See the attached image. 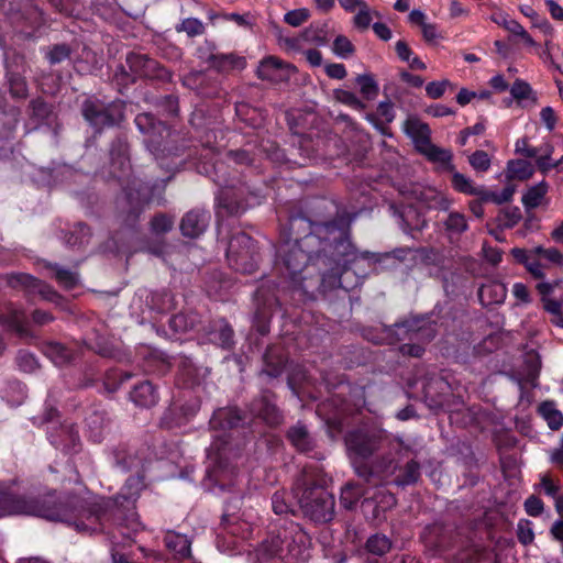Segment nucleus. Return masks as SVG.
I'll return each mask as SVG.
<instances>
[{
  "label": "nucleus",
  "mask_w": 563,
  "mask_h": 563,
  "mask_svg": "<svg viewBox=\"0 0 563 563\" xmlns=\"http://www.w3.org/2000/svg\"><path fill=\"white\" fill-rule=\"evenodd\" d=\"M377 254L358 253L349 238V224L336 222L314 227L302 239H288L277 251L276 268L283 288L308 292L312 272H320L319 287L327 291L342 288L349 291L366 275L364 267L375 266Z\"/></svg>",
  "instance_id": "nucleus-1"
},
{
  "label": "nucleus",
  "mask_w": 563,
  "mask_h": 563,
  "mask_svg": "<svg viewBox=\"0 0 563 563\" xmlns=\"http://www.w3.org/2000/svg\"><path fill=\"white\" fill-rule=\"evenodd\" d=\"M34 516L52 521H63L73 525L79 532H96L100 529L101 518L106 510L98 506L95 510H85L78 518H74L69 509L57 503L54 495L45 496H13L0 495V517L5 516Z\"/></svg>",
  "instance_id": "nucleus-2"
},
{
  "label": "nucleus",
  "mask_w": 563,
  "mask_h": 563,
  "mask_svg": "<svg viewBox=\"0 0 563 563\" xmlns=\"http://www.w3.org/2000/svg\"><path fill=\"white\" fill-rule=\"evenodd\" d=\"M243 418L236 408H220L214 411L210 426L213 430L212 443L207 450V457L212 465L209 476L221 487L227 485L234 470L229 463L231 448H229L230 432L236 429Z\"/></svg>",
  "instance_id": "nucleus-3"
},
{
  "label": "nucleus",
  "mask_w": 563,
  "mask_h": 563,
  "mask_svg": "<svg viewBox=\"0 0 563 563\" xmlns=\"http://www.w3.org/2000/svg\"><path fill=\"white\" fill-rule=\"evenodd\" d=\"M111 174L120 181H125L124 195L126 203L135 212L143 203L154 200V195L147 185H141L136 179H130V162L128 157V144L119 140L111 148Z\"/></svg>",
  "instance_id": "nucleus-4"
},
{
  "label": "nucleus",
  "mask_w": 563,
  "mask_h": 563,
  "mask_svg": "<svg viewBox=\"0 0 563 563\" xmlns=\"http://www.w3.org/2000/svg\"><path fill=\"white\" fill-rule=\"evenodd\" d=\"M303 514L318 522H328L334 514V499L321 486H309L305 476L292 490Z\"/></svg>",
  "instance_id": "nucleus-5"
},
{
  "label": "nucleus",
  "mask_w": 563,
  "mask_h": 563,
  "mask_svg": "<svg viewBox=\"0 0 563 563\" xmlns=\"http://www.w3.org/2000/svg\"><path fill=\"white\" fill-rule=\"evenodd\" d=\"M404 131L412 140L416 148L429 161L443 168H451L452 153L431 143L430 129L426 123L410 117L404 123Z\"/></svg>",
  "instance_id": "nucleus-6"
},
{
  "label": "nucleus",
  "mask_w": 563,
  "mask_h": 563,
  "mask_svg": "<svg viewBox=\"0 0 563 563\" xmlns=\"http://www.w3.org/2000/svg\"><path fill=\"white\" fill-rule=\"evenodd\" d=\"M227 258L236 272L251 274L257 266V252L254 241L245 233L235 234L229 242Z\"/></svg>",
  "instance_id": "nucleus-7"
},
{
  "label": "nucleus",
  "mask_w": 563,
  "mask_h": 563,
  "mask_svg": "<svg viewBox=\"0 0 563 563\" xmlns=\"http://www.w3.org/2000/svg\"><path fill=\"white\" fill-rule=\"evenodd\" d=\"M143 487V478L141 476H132L125 482L120 493L111 501L115 507L114 516L118 519L128 521L134 531L141 526L137 520V515L134 511V505Z\"/></svg>",
  "instance_id": "nucleus-8"
},
{
  "label": "nucleus",
  "mask_w": 563,
  "mask_h": 563,
  "mask_svg": "<svg viewBox=\"0 0 563 563\" xmlns=\"http://www.w3.org/2000/svg\"><path fill=\"white\" fill-rule=\"evenodd\" d=\"M214 169V181L218 183L222 188L218 196V205L219 207L225 209L231 214H238L245 211L249 207L254 206L257 201H251L249 199H243V195L245 192V187L241 186L239 188H234L223 175L220 173L223 169L222 163H217L213 166Z\"/></svg>",
  "instance_id": "nucleus-9"
},
{
  "label": "nucleus",
  "mask_w": 563,
  "mask_h": 563,
  "mask_svg": "<svg viewBox=\"0 0 563 563\" xmlns=\"http://www.w3.org/2000/svg\"><path fill=\"white\" fill-rule=\"evenodd\" d=\"M135 124L145 136L146 147L156 158H158L157 152L169 151L167 139L172 134L164 123L156 121L151 113H140L135 118Z\"/></svg>",
  "instance_id": "nucleus-10"
},
{
  "label": "nucleus",
  "mask_w": 563,
  "mask_h": 563,
  "mask_svg": "<svg viewBox=\"0 0 563 563\" xmlns=\"http://www.w3.org/2000/svg\"><path fill=\"white\" fill-rule=\"evenodd\" d=\"M82 114L95 128L113 125L123 119V104L115 101L104 106L98 99H88L82 106Z\"/></svg>",
  "instance_id": "nucleus-11"
},
{
  "label": "nucleus",
  "mask_w": 563,
  "mask_h": 563,
  "mask_svg": "<svg viewBox=\"0 0 563 563\" xmlns=\"http://www.w3.org/2000/svg\"><path fill=\"white\" fill-rule=\"evenodd\" d=\"M126 63L132 73L136 76L155 78L159 80H169L170 73L161 66L156 60L145 55L131 53L126 56Z\"/></svg>",
  "instance_id": "nucleus-12"
},
{
  "label": "nucleus",
  "mask_w": 563,
  "mask_h": 563,
  "mask_svg": "<svg viewBox=\"0 0 563 563\" xmlns=\"http://www.w3.org/2000/svg\"><path fill=\"white\" fill-rule=\"evenodd\" d=\"M295 73V66L284 63L274 56L264 58L257 68V75L261 79L275 84L290 80Z\"/></svg>",
  "instance_id": "nucleus-13"
},
{
  "label": "nucleus",
  "mask_w": 563,
  "mask_h": 563,
  "mask_svg": "<svg viewBox=\"0 0 563 563\" xmlns=\"http://www.w3.org/2000/svg\"><path fill=\"white\" fill-rule=\"evenodd\" d=\"M396 332L398 335H404V338L408 336L409 340L423 342L430 341L435 334L432 322L430 318L427 317L416 318L398 323L396 324Z\"/></svg>",
  "instance_id": "nucleus-14"
},
{
  "label": "nucleus",
  "mask_w": 563,
  "mask_h": 563,
  "mask_svg": "<svg viewBox=\"0 0 563 563\" xmlns=\"http://www.w3.org/2000/svg\"><path fill=\"white\" fill-rule=\"evenodd\" d=\"M346 448L347 451L353 459V463L355 464L356 472L358 475H364L361 471L360 466H356L357 460H364L368 457L376 449V442L362 432H351L346 437Z\"/></svg>",
  "instance_id": "nucleus-15"
},
{
  "label": "nucleus",
  "mask_w": 563,
  "mask_h": 563,
  "mask_svg": "<svg viewBox=\"0 0 563 563\" xmlns=\"http://www.w3.org/2000/svg\"><path fill=\"white\" fill-rule=\"evenodd\" d=\"M396 505L393 494L378 489L373 496L366 497L362 503V511L372 520H380L382 515Z\"/></svg>",
  "instance_id": "nucleus-16"
},
{
  "label": "nucleus",
  "mask_w": 563,
  "mask_h": 563,
  "mask_svg": "<svg viewBox=\"0 0 563 563\" xmlns=\"http://www.w3.org/2000/svg\"><path fill=\"white\" fill-rule=\"evenodd\" d=\"M10 284L13 287L21 286L29 292H36L48 301H56L59 297L51 286L27 274H16L11 276Z\"/></svg>",
  "instance_id": "nucleus-17"
},
{
  "label": "nucleus",
  "mask_w": 563,
  "mask_h": 563,
  "mask_svg": "<svg viewBox=\"0 0 563 563\" xmlns=\"http://www.w3.org/2000/svg\"><path fill=\"white\" fill-rule=\"evenodd\" d=\"M208 222V212L203 210H191L183 218L180 230L185 236L197 238L206 230Z\"/></svg>",
  "instance_id": "nucleus-18"
},
{
  "label": "nucleus",
  "mask_w": 563,
  "mask_h": 563,
  "mask_svg": "<svg viewBox=\"0 0 563 563\" xmlns=\"http://www.w3.org/2000/svg\"><path fill=\"white\" fill-rule=\"evenodd\" d=\"M48 439L54 446L67 453L76 452L80 444L77 431L70 426H62L58 434L49 432Z\"/></svg>",
  "instance_id": "nucleus-19"
},
{
  "label": "nucleus",
  "mask_w": 563,
  "mask_h": 563,
  "mask_svg": "<svg viewBox=\"0 0 563 563\" xmlns=\"http://www.w3.org/2000/svg\"><path fill=\"white\" fill-rule=\"evenodd\" d=\"M131 400L140 407H152L157 402V393L150 382H143L134 386L130 394Z\"/></svg>",
  "instance_id": "nucleus-20"
},
{
  "label": "nucleus",
  "mask_w": 563,
  "mask_h": 563,
  "mask_svg": "<svg viewBox=\"0 0 563 563\" xmlns=\"http://www.w3.org/2000/svg\"><path fill=\"white\" fill-rule=\"evenodd\" d=\"M164 542L176 559L183 560L190 555V541L186 536L167 532L164 537Z\"/></svg>",
  "instance_id": "nucleus-21"
},
{
  "label": "nucleus",
  "mask_w": 563,
  "mask_h": 563,
  "mask_svg": "<svg viewBox=\"0 0 563 563\" xmlns=\"http://www.w3.org/2000/svg\"><path fill=\"white\" fill-rule=\"evenodd\" d=\"M419 201L428 209L448 210L451 199L434 188H427L420 192Z\"/></svg>",
  "instance_id": "nucleus-22"
},
{
  "label": "nucleus",
  "mask_w": 563,
  "mask_h": 563,
  "mask_svg": "<svg viewBox=\"0 0 563 563\" xmlns=\"http://www.w3.org/2000/svg\"><path fill=\"white\" fill-rule=\"evenodd\" d=\"M400 219L404 223V230L412 235L415 231H421L427 225L424 216L412 206L404 209Z\"/></svg>",
  "instance_id": "nucleus-23"
},
{
  "label": "nucleus",
  "mask_w": 563,
  "mask_h": 563,
  "mask_svg": "<svg viewBox=\"0 0 563 563\" xmlns=\"http://www.w3.org/2000/svg\"><path fill=\"white\" fill-rule=\"evenodd\" d=\"M506 297V289L499 283L484 285L478 290V298L484 306L501 303Z\"/></svg>",
  "instance_id": "nucleus-24"
},
{
  "label": "nucleus",
  "mask_w": 563,
  "mask_h": 563,
  "mask_svg": "<svg viewBox=\"0 0 563 563\" xmlns=\"http://www.w3.org/2000/svg\"><path fill=\"white\" fill-rule=\"evenodd\" d=\"M43 351L56 366H63L73 358L70 350L56 342L45 344Z\"/></svg>",
  "instance_id": "nucleus-25"
},
{
  "label": "nucleus",
  "mask_w": 563,
  "mask_h": 563,
  "mask_svg": "<svg viewBox=\"0 0 563 563\" xmlns=\"http://www.w3.org/2000/svg\"><path fill=\"white\" fill-rule=\"evenodd\" d=\"M534 168L532 164L525 159L509 161L507 164L506 177L508 179L525 180L532 176Z\"/></svg>",
  "instance_id": "nucleus-26"
},
{
  "label": "nucleus",
  "mask_w": 563,
  "mask_h": 563,
  "mask_svg": "<svg viewBox=\"0 0 563 563\" xmlns=\"http://www.w3.org/2000/svg\"><path fill=\"white\" fill-rule=\"evenodd\" d=\"M25 313L15 308H9L8 312L0 317V323L3 327H7L18 333H23L25 331Z\"/></svg>",
  "instance_id": "nucleus-27"
},
{
  "label": "nucleus",
  "mask_w": 563,
  "mask_h": 563,
  "mask_svg": "<svg viewBox=\"0 0 563 563\" xmlns=\"http://www.w3.org/2000/svg\"><path fill=\"white\" fill-rule=\"evenodd\" d=\"M548 192V184L541 181L530 187L522 196V203L527 209H533L542 205Z\"/></svg>",
  "instance_id": "nucleus-28"
},
{
  "label": "nucleus",
  "mask_w": 563,
  "mask_h": 563,
  "mask_svg": "<svg viewBox=\"0 0 563 563\" xmlns=\"http://www.w3.org/2000/svg\"><path fill=\"white\" fill-rule=\"evenodd\" d=\"M285 541L279 537H274L271 540L263 542L257 550V558L261 562H266L275 556H282L284 551Z\"/></svg>",
  "instance_id": "nucleus-29"
},
{
  "label": "nucleus",
  "mask_w": 563,
  "mask_h": 563,
  "mask_svg": "<svg viewBox=\"0 0 563 563\" xmlns=\"http://www.w3.org/2000/svg\"><path fill=\"white\" fill-rule=\"evenodd\" d=\"M288 438L292 445L301 452H308L312 446L311 438L301 424L292 427L288 432Z\"/></svg>",
  "instance_id": "nucleus-30"
},
{
  "label": "nucleus",
  "mask_w": 563,
  "mask_h": 563,
  "mask_svg": "<svg viewBox=\"0 0 563 563\" xmlns=\"http://www.w3.org/2000/svg\"><path fill=\"white\" fill-rule=\"evenodd\" d=\"M232 338L233 331L231 327L222 320L219 321L210 332V341L222 347H230L232 344Z\"/></svg>",
  "instance_id": "nucleus-31"
},
{
  "label": "nucleus",
  "mask_w": 563,
  "mask_h": 563,
  "mask_svg": "<svg viewBox=\"0 0 563 563\" xmlns=\"http://www.w3.org/2000/svg\"><path fill=\"white\" fill-rule=\"evenodd\" d=\"M554 147L551 142H543L537 150L536 164L542 170L547 172L556 167L552 159Z\"/></svg>",
  "instance_id": "nucleus-32"
},
{
  "label": "nucleus",
  "mask_w": 563,
  "mask_h": 563,
  "mask_svg": "<svg viewBox=\"0 0 563 563\" xmlns=\"http://www.w3.org/2000/svg\"><path fill=\"white\" fill-rule=\"evenodd\" d=\"M452 186L460 192L477 196L479 198L484 188L475 186L468 177L457 172L452 175Z\"/></svg>",
  "instance_id": "nucleus-33"
},
{
  "label": "nucleus",
  "mask_w": 563,
  "mask_h": 563,
  "mask_svg": "<svg viewBox=\"0 0 563 563\" xmlns=\"http://www.w3.org/2000/svg\"><path fill=\"white\" fill-rule=\"evenodd\" d=\"M539 412L544 418V420L548 422V426L552 430H558L562 427L563 416L555 408L554 404L549 401L541 404L539 407Z\"/></svg>",
  "instance_id": "nucleus-34"
},
{
  "label": "nucleus",
  "mask_w": 563,
  "mask_h": 563,
  "mask_svg": "<svg viewBox=\"0 0 563 563\" xmlns=\"http://www.w3.org/2000/svg\"><path fill=\"white\" fill-rule=\"evenodd\" d=\"M365 492L361 489L360 486L347 483L342 489H341V496L340 500L344 508L352 509L358 501L362 495H364ZM366 494H368L366 492Z\"/></svg>",
  "instance_id": "nucleus-35"
},
{
  "label": "nucleus",
  "mask_w": 563,
  "mask_h": 563,
  "mask_svg": "<svg viewBox=\"0 0 563 563\" xmlns=\"http://www.w3.org/2000/svg\"><path fill=\"white\" fill-rule=\"evenodd\" d=\"M254 413L271 426L278 424L282 421V416L276 406L267 400L261 401L258 408L254 409Z\"/></svg>",
  "instance_id": "nucleus-36"
},
{
  "label": "nucleus",
  "mask_w": 563,
  "mask_h": 563,
  "mask_svg": "<svg viewBox=\"0 0 563 563\" xmlns=\"http://www.w3.org/2000/svg\"><path fill=\"white\" fill-rule=\"evenodd\" d=\"M254 413L271 426L278 424L282 421V416L276 406L267 400L261 401L258 408L254 409Z\"/></svg>",
  "instance_id": "nucleus-37"
},
{
  "label": "nucleus",
  "mask_w": 563,
  "mask_h": 563,
  "mask_svg": "<svg viewBox=\"0 0 563 563\" xmlns=\"http://www.w3.org/2000/svg\"><path fill=\"white\" fill-rule=\"evenodd\" d=\"M366 548L368 552L375 555H384L391 548V542L388 537L385 534L376 533L368 538L366 542Z\"/></svg>",
  "instance_id": "nucleus-38"
},
{
  "label": "nucleus",
  "mask_w": 563,
  "mask_h": 563,
  "mask_svg": "<svg viewBox=\"0 0 563 563\" xmlns=\"http://www.w3.org/2000/svg\"><path fill=\"white\" fill-rule=\"evenodd\" d=\"M515 189L511 186L505 187L501 191H492L483 188L481 196L482 201H492L497 205H501L511 200Z\"/></svg>",
  "instance_id": "nucleus-39"
},
{
  "label": "nucleus",
  "mask_w": 563,
  "mask_h": 563,
  "mask_svg": "<svg viewBox=\"0 0 563 563\" xmlns=\"http://www.w3.org/2000/svg\"><path fill=\"white\" fill-rule=\"evenodd\" d=\"M420 476V466L417 462L410 461L406 464L402 474L397 477L395 483L398 486H406L413 484L418 481Z\"/></svg>",
  "instance_id": "nucleus-40"
},
{
  "label": "nucleus",
  "mask_w": 563,
  "mask_h": 563,
  "mask_svg": "<svg viewBox=\"0 0 563 563\" xmlns=\"http://www.w3.org/2000/svg\"><path fill=\"white\" fill-rule=\"evenodd\" d=\"M445 229L450 234H461L467 229V222L463 214L451 212L445 221Z\"/></svg>",
  "instance_id": "nucleus-41"
},
{
  "label": "nucleus",
  "mask_w": 563,
  "mask_h": 563,
  "mask_svg": "<svg viewBox=\"0 0 563 563\" xmlns=\"http://www.w3.org/2000/svg\"><path fill=\"white\" fill-rule=\"evenodd\" d=\"M492 21L498 24L499 26H503L505 30H507L514 35H516L518 31L522 27V25L519 22L511 19L507 13L501 11L495 12L492 15Z\"/></svg>",
  "instance_id": "nucleus-42"
},
{
  "label": "nucleus",
  "mask_w": 563,
  "mask_h": 563,
  "mask_svg": "<svg viewBox=\"0 0 563 563\" xmlns=\"http://www.w3.org/2000/svg\"><path fill=\"white\" fill-rule=\"evenodd\" d=\"M332 51L338 57L346 59L354 53V46L347 37L339 35L333 42Z\"/></svg>",
  "instance_id": "nucleus-43"
},
{
  "label": "nucleus",
  "mask_w": 563,
  "mask_h": 563,
  "mask_svg": "<svg viewBox=\"0 0 563 563\" xmlns=\"http://www.w3.org/2000/svg\"><path fill=\"white\" fill-rule=\"evenodd\" d=\"M55 278L66 289H74L79 284V277L76 272L57 268Z\"/></svg>",
  "instance_id": "nucleus-44"
},
{
  "label": "nucleus",
  "mask_w": 563,
  "mask_h": 563,
  "mask_svg": "<svg viewBox=\"0 0 563 563\" xmlns=\"http://www.w3.org/2000/svg\"><path fill=\"white\" fill-rule=\"evenodd\" d=\"M362 95L367 98H374L378 92V87L375 80L369 75H360L356 78Z\"/></svg>",
  "instance_id": "nucleus-45"
},
{
  "label": "nucleus",
  "mask_w": 563,
  "mask_h": 563,
  "mask_svg": "<svg viewBox=\"0 0 563 563\" xmlns=\"http://www.w3.org/2000/svg\"><path fill=\"white\" fill-rule=\"evenodd\" d=\"M533 252L539 253L544 262L563 265V254L555 247L544 249L542 246H536L533 247Z\"/></svg>",
  "instance_id": "nucleus-46"
},
{
  "label": "nucleus",
  "mask_w": 563,
  "mask_h": 563,
  "mask_svg": "<svg viewBox=\"0 0 563 563\" xmlns=\"http://www.w3.org/2000/svg\"><path fill=\"white\" fill-rule=\"evenodd\" d=\"M279 44L291 54L302 53L305 44L302 43L300 34L297 36H279Z\"/></svg>",
  "instance_id": "nucleus-47"
},
{
  "label": "nucleus",
  "mask_w": 563,
  "mask_h": 563,
  "mask_svg": "<svg viewBox=\"0 0 563 563\" xmlns=\"http://www.w3.org/2000/svg\"><path fill=\"white\" fill-rule=\"evenodd\" d=\"M510 93L514 99L521 101L531 97L532 89L527 81L522 79H516L510 88Z\"/></svg>",
  "instance_id": "nucleus-48"
},
{
  "label": "nucleus",
  "mask_w": 563,
  "mask_h": 563,
  "mask_svg": "<svg viewBox=\"0 0 563 563\" xmlns=\"http://www.w3.org/2000/svg\"><path fill=\"white\" fill-rule=\"evenodd\" d=\"M177 30L186 32L189 36H197L203 33L205 26L200 20L188 18L183 20Z\"/></svg>",
  "instance_id": "nucleus-49"
},
{
  "label": "nucleus",
  "mask_w": 563,
  "mask_h": 563,
  "mask_svg": "<svg viewBox=\"0 0 563 563\" xmlns=\"http://www.w3.org/2000/svg\"><path fill=\"white\" fill-rule=\"evenodd\" d=\"M310 16V12L306 8L296 9L287 12L284 16V21L291 26H299L305 23Z\"/></svg>",
  "instance_id": "nucleus-50"
},
{
  "label": "nucleus",
  "mask_w": 563,
  "mask_h": 563,
  "mask_svg": "<svg viewBox=\"0 0 563 563\" xmlns=\"http://www.w3.org/2000/svg\"><path fill=\"white\" fill-rule=\"evenodd\" d=\"M470 164L477 172H486L490 167V157L484 151H476L470 156Z\"/></svg>",
  "instance_id": "nucleus-51"
},
{
  "label": "nucleus",
  "mask_w": 563,
  "mask_h": 563,
  "mask_svg": "<svg viewBox=\"0 0 563 563\" xmlns=\"http://www.w3.org/2000/svg\"><path fill=\"white\" fill-rule=\"evenodd\" d=\"M334 98L344 104H347L354 109L362 108V102L358 100V98L353 93L352 91L344 90V89H336L334 91Z\"/></svg>",
  "instance_id": "nucleus-52"
},
{
  "label": "nucleus",
  "mask_w": 563,
  "mask_h": 563,
  "mask_svg": "<svg viewBox=\"0 0 563 563\" xmlns=\"http://www.w3.org/2000/svg\"><path fill=\"white\" fill-rule=\"evenodd\" d=\"M10 91L16 98H24L26 96V84L19 75H10L9 77Z\"/></svg>",
  "instance_id": "nucleus-53"
},
{
  "label": "nucleus",
  "mask_w": 563,
  "mask_h": 563,
  "mask_svg": "<svg viewBox=\"0 0 563 563\" xmlns=\"http://www.w3.org/2000/svg\"><path fill=\"white\" fill-rule=\"evenodd\" d=\"M537 150H538V147H533V146L529 145V140L527 137H520L515 143V153L522 155L527 158L536 159Z\"/></svg>",
  "instance_id": "nucleus-54"
},
{
  "label": "nucleus",
  "mask_w": 563,
  "mask_h": 563,
  "mask_svg": "<svg viewBox=\"0 0 563 563\" xmlns=\"http://www.w3.org/2000/svg\"><path fill=\"white\" fill-rule=\"evenodd\" d=\"M300 36L305 47H307V45L320 46L324 44V37L319 34L317 29L308 27L300 33Z\"/></svg>",
  "instance_id": "nucleus-55"
},
{
  "label": "nucleus",
  "mask_w": 563,
  "mask_h": 563,
  "mask_svg": "<svg viewBox=\"0 0 563 563\" xmlns=\"http://www.w3.org/2000/svg\"><path fill=\"white\" fill-rule=\"evenodd\" d=\"M354 16V23L360 29H367L372 22V13L368 5L364 2Z\"/></svg>",
  "instance_id": "nucleus-56"
},
{
  "label": "nucleus",
  "mask_w": 563,
  "mask_h": 563,
  "mask_svg": "<svg viewBox=\"0 0 563 563\" xmlns=\"http://www.w3.org/2000/svg\"><path fill=\"white\" fill-rule=\"evenodd\" d=\"M541 261H543L539 253H534L532 251V255L530 256V258L528 260V262L526 263V268L534 276V277H538V278H541L543 277L544 273H543V264L541 263Z\"/></svg>",
  "instance_id": "nucleus-57"
},
{
  "label": "nucleus",
  "mask_w": 563,
  "mask_h": 563,
  "mask_svg": "<svg viewBox=\"0 0 563 563\" xmlns=\"http://www.w3.org/2000/svg\"><path fill=\"white\" fill-rule=\"evenodd\" d=\"M173 223L174 222L170 218H168L167 216L161 214V216L155 217L152 220L151 227H152L153 232L159 234V233H165V232L169 231L173 228Z\"/></svg>",
  "instance_id": "nucleus-58"
},
{
  "label": "nucleus",
  "mask_w": 563,
  "mask_h": 563,
  "mask_svg": "<svg viewBox=\"0 0 563 563\" xmlns=\"http://www.w3.org/2000/svg\"><path fill=\"white\" fill-rule=\"evenodd\" d=\"M521 219V212L519 208L506 209L500 217V223L507 228L516 225Z\"/></svg>",
  "instance_id": "nucleus-59"
},
{
  "label": "nucleus",
  "mask_w": 563,
  "mask_h": 563,
  "mask_svg": "<svg viewBox=\"0 0 563 563\" xmlns=\"http://www.w3.org/2000/svg\"><path fill=\"white\" fill-rule=\"evenodd\" d=\"M18 365L22 371L31 373L37 367V361L33 354L21 352L18 356Z\"/></svg>",
  "instance_id": "nucleus-60"
},
{
  "label": "nucleus",
  "mask_w": 563,
  "mask_h": 563,
  "mask_svg": "<svg viewBox=\"0 0 563 563\" xmlns=\"http://www.w3.org/2000/svg\"><path fill=\"white\" fill-rule=\"evenodd\" d=\"M540 486L544 494L549 497L555 498L560 492V485L554 483L548 474H542L540 478Z\"/></svg>",
  "instance_id": "nucleus-61"
},
{
  "label": "nucleus",
  "mask_w": 563,
  "mask_h": 563,
  "mask_svg": "<svg viewBox=\"0 0 563 563\" xmlns=\"http://www.w3.org/2000/svg\"><path fill=\"white\" fill-rule=\"evenodd\" d=\"M272 507L274 512L277 515H284L290 511V507L285 500V494L279 492L273 495Z\"/></svg>",
  "instance_id": "nucleus-62"
},
{
  "label": "nucleus",
  "mask_w": 563,
  "mask_h": 563,
  "mask_svg": "<svg viewBox=\"0 0 563 563\" xmlns=\"http://www.w3.org/2000/svg\"><path fill=\"white\" fill-rule=\"evenodd\" d=\"M525 509L529 516L537 517L543 511V503L536 496H530L525 501Z\"/></svg>",
  "instance_id": "nucleus-63"
},
{
  "label": "nucleus",
  "mask_w": 563,
  "mask_h": 563,
  "mask_svg": "<svg viewBox=\"0 0 563 563\" xmlns=\"http://www.w3.org/2000/svg\"><path fill=\"white\" fill-rule=\"evenodd\" d=\"M69 56V49L66 45H56L47 54L51 64L63 62Z\"/></svg>",
  "instance_id": "nucleus-64"
}]
</instances>
